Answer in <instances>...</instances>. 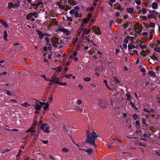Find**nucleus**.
Here are the masks:
<instances>
[{
    "instance_id": "69168bd1",
    "label": "nucleus",
    "mask_w": 160,
    "mask_h": 160,
    "mask_svg": "<svg viewBox=\"0 0 160 160\" xmlns=\"http://www.w3.org/2000/svg\"><path fill=\"white\" fill-rule=\"evenodd\" d=\"M75 11L74 9H72L70 11V13L71 14H73L75 13Z\"/></svg>"
},
{
    "instance_id": "a211bd4d",
    "label": "nucleus",
    "mask_w": 160,
    "mask_h": 160,
    "mask_svg": "<svg viewBox=\"0 0 160 160\" xmlns=\"http://www.w3.org/2000/svg\"><path fill=\"white\" fill-rule=\"evenodd\" d=\"M8 33L7 32V31L6 30H5L4 31V38L6 41H8Z\"/></svg>"
},
{
    "instance_id": "0e129e2a",
    "label": "nucleus",
    "mask_w": 160,
    "mask_h": 160,
    "mask_svg": "<svg viewBox=\"0 0 160 160\" xmlns=\"http://www.w3.org/2000/svg\"><path fill=\"white\" fill-rule=\"evenodd\" d=\"M150 58L152 59H153L154 61H155L158 60L157 58L156 57H154V58H153L152 57H150Z\"/></svg>"
},
{
    "instance_id": "0eeeda50",
    "label": "nucleus",
    "mask_w": 160,
    "mask_h": 160,
    "mask_svg": "<svg viewBox=\"0 0 160 160\" xmlns=\"http://www.w3.org/2000/svg\"><path fill=\"white\" fill-rule=\"evenodd\" d=\"M59 78L55 77L54 76H52L51 77V79L50 80L51 82H53L54 83L59 84Z\"/></svg>"
},
{
    "instance_id": "ea45409f",
    "label": "nucleus",
    "mask_w": 160,
    "mask_h": 160,
    "mask_svg": "<svg viewBox=\"0 0 160 160\" xmlns=\"http://www.w3.org/2000/svg\"><path fill=\"white\" fill-rule=\"evenodd\" d=\"M74 13V15L75 16V17L76 18H78V17L79 15V13L78 12V11H76Z\"/></svg>"
},
{
    "instance_id": "e2e57ef3",
    "label": "nucleus",
    "mask_w": 160,
    "mask_h": 160,
    "mask_svg": "<svg viewBox=\"0 0 160 160\" xmlns=\"http://www.w3.org/2000/svg\"><path fill=\"white\" fill-rule=\"evenodd\" d=\"M153 38V34H150L149 38V40L150 41Z\"/></svg>"
},
{
    "instance_id": "3c124183",
    "label": "nucleus",
    "mask_w": 160,
    "mask_h": 160,
    "mask_svg": "<svg viewBox=\"0 0 160 160\" xmlns=\"http://www.w3.org/2000/svg\"><path fill=\"white\" fill-rule=\"evenodd\" d=\"M132 48V46L131 45H128V51L129 52H131V50Z\"/></svg>"
},
{
    "instance_id": "f03ea898",
    "label": "nucleus",
    "mask_w": 160,
    "mask_h": 160,
    "mask_svg": "<svg viewBox=\"0 0 160 160\" xmlns=\"http://www.w3.org/2000/svg\"><path fill=\"white\" fill-rule=\"evenodd\" d=\"M148 12L150 14L148 16V18L149 19L155 18L158 15H159L158 12H157L155 10H150Z\"/></svg>"
},
{
    "instance_id": "de8ad7c7",
    "label": "nucleus",
    "mask_w": 160,
    "mask_h": 160,
    "mask_svg": "<svg viewBox=\"0 0 160 160\" xmlns=\"http://www.w3.org/2000/svg\"><path fill=\"white\" fill-rule=\"evenodd\" d=\"M19 2H16L14 4V8H18L19 6Z\"/></svg>"
},
{
    "instance_id": "4c0bfd02",
    "label": "nucleus",
    "mask_w": 160,
    "mask_h": 160,
    "mask_svg": "<svg viewBox=\"0 0 160 160\" xmlns=\"http://www.w3.org/2000/svg\"><path fill=\"white\" fill-rule=\"evenodd\" d=\"M72 76V74H66V75H65L64 76V77H65L68 79H70L71 77Z\"/></svg>"
},
{
    "instance_id": "49530a36",
    "label": "nucleus",
    "mask_w": 160,
    "mask_h": 160,
    "mask_svg": "<svg viewBox=\"0 0 160 160\" xmlns=\"http://www.w3.org/2000/svg\"><path fill=\"white\" fill-rule=\"evenodd\" d=\"M150 134L149 133H144L143 135L144 136V138H148L150 136Z\"/></svg>"
},
{
    "instance_id": "c9c22d12",
    "label": "nucleus",
    "mask_w": 160,
    "mask_h": 160,
    "mask_svg": "<svg viewBox=\"0 0 160 160\" xmlns=\"http://www.w3.org/2000/svg\"><path fill=\"white\" fill-rule=\"evenodd\" d=\"M89 19L87 18H85L83 20V22L84 23H87L89 21Z\"/></svg>"
},
{
    "instance_id": "5fc2aeb1",
    "label": "nucleus",
    "mask_w": 160,
    "mask_h": 160,
    "mask_svg": "<svg viewBox=\"0 0 160 160\" xmlns=\"http://www.w3.org/2000/svg\"><path fill=\"white\" fill-rule=\"evenodd\" d=\"M73 39L74 40V41H72V43L74 44H75L78 40V38H73Z\"/></svg>"
},
{
    "instance_id": "13d9d810",
    "label": "nucleus",
    "mask_w": 160,
    "mask_h": 160,
    "mask_svg": "<svg viewBox=\"0 0 160 160\" xmlns=\"http://www.w3.org/2000/svg\"><path fill=\"white\" fill-rule=\"evenodd\" d=\"M59 7L62 10H64V6L62 4H60L59 6Z\"/></svg>"
},
{
    "instance_id": "c756f323",
    "label": "nucleus",
    "mask_w": 160,
    "mask_h": 160,
    "mask_svg": "<svg viewBox=\"0 0 160 160\" xmlns=\"http://www.w3.org/2000/svg\"><path fill=\"white\" fill-rule=\"evenodd\" d=\"M117 6V7H116V6H114L115 8H116V9H117L118 10H121V6L119 3H118Z\"/></svg>"
},
{
    "instance_id": "864d4df0",
    "label": "nucleus",
    "mask_w": 160,
    "mask_h": 160,
    "mask_svg": "<svg viewBox=\"0 0 160 160\" xmlns=\"http://www.w3.org/2000/svg\"><path fill=\"white\" fill-rule=\"evenodd\" d=\"M114 79L115 81L116 82H117L119 83L120 82L118 79V78L116 77V76L114 77Z\"/></svg>"
},
{
    "instance_id": "052dcab7",
    "label": "nucleus",
    "mask_w": 160,
    "mask_h": 160,
    "mask_svg": "<svg viewBox=\"0 0 160 160\" xmlns=\"http://www.w3.org/2000/svg\"><path fill=\"white\" fill-rule=\"evenodd\" d=\"M37 9H38V10L39 11V10H40V11H42V12H43L44 11V9L43 8V7L42 6H41L40 7V8L39 9V8H37Z\"/></svg>"
},
{
    "instance_id": "bf43d9fd",
    "label": "nucleus",
    "mask_w": 160,
    "mask_h": 160,
    "mask_svg": "<svg viewBox=\"0 0 160 160\" xmlns=\"http://www.w3.org/2000/svg\"><path fill=\"white\" fill-rule=\"evenodd\" d=\"M130 104L132 105V108H134L135 107L134 103L132 102V101H130Z\"/></svg>"
},
{
    "instance_id": "7ed1b4c3",
    "label": "nucleus",
    "mask_w": 160,
    "mask_h": 160,
    "mask_svg": "<svg viewBox=\"0 0 160 160\" xmlns=\"http://www.w3.org/2000/svg\"><path fill=\"white\" fill-rule=\"evenodd\" d=\"M92 29L93 31V32L95 33L96 34L100 35L101 34V29L96 26H92Z\"/></svg>"
},
{
    "instance_id": "37998d69",
    "label": "nucleus",
    "mask_w": 160,
    "mask_h": 160,
    "mask_svg": "<svg viewBox=\"0 0 160 160\" xmlns=\"http://www.w3.org/2000/svg\"><path fill=\"white\" fill-rule=\"evenodd\" d=\"M62 151L63 152H68L69 150L67 149V148H63L62 149Z\"/></svg>"
},
{
    "instance_id": "b1692460",
    "label": "nucleus",
    "mask_w": 160,
    "mask_h": 160,
    "mask_svg": "<svg viewBox=\"0 0 160 160\" xmlns=\"http://www.w3.org/2000/svg\"><path fill=\"white\" fill-rule=\"evenodd\" d=\"M43 4V3L42 1L41 0H39V2H38L37 3H36V7H38L39 8V6L41 5V4Z\"/></svg>"
},
{
    "instance_id": "f704fd0d",
    "label": "nucleus",
    "mask_w": 160,
    "mask_h": 160,
    "mask_svg": "<svg viewBox=\"0 0 160 160\" xmlns=\"http://www.w3.org/2000/svg\"><path fill=\"white\" fill-rule=\"evenodd\" d=\"M45 41L46 42L47 44L49 43L50 41V38L48 37H46L45 38Z\"/></svg>"
},
{
    "instance_id": "f3484780",
    "label": "nucleus",
    "mask_w": 160,
    "mask_h": 160,
    "mask_svg": "<svg viewBox=\"0 0 160 160\" xmlns=\"http://www.w3.org/2000/svg\"><path fill=\"white\" fill-rule=\"evenodd\" d=\"M36 106L34 105V106H35V108L38 110H40L41 108V106L40 105H39L38 103H36Z\"/></svg>"
},
{
    "instance_id": "2f4dec72",
    "label": "nucleus",
    "mask_w": 160,
    "mask_h": 160,
    "mask_svg": "<svg viewBox=\"0 0 160 160\" xmlns=\"http://www.w3.org/2000/svg\"><path fill=\"white\" fill-rule=\"evenodd\" d=\"M132 117L133 118L134 120H136L138 118V116L137 114H134L133 115Z\"/></svg>"
},
{
    "instance_id": "680f3d73",
    "label": "nucleus",
    "mask_w": 160,
    "mask_h": 160,
    "mask_svg": "<svg viewBox=\"0 0 160 160\" xmlns=\"http://www.w3.org/2000/svg\"><path fill=\"white\" fill-rule=\"evenodd\" d=\"M92 13H89L88 15V19H89V20L90 19L92 18Z\"/></svg>"
},
{
    "instance_id": "a19ab883",
    "label": "nucleus",
    "mask_w": 160,
    "mask_h": 160,
    "mask_svg": "<svg viewBox=\"0 0 160 160\" xmlns=\"http://www.w3.org/2000/svg\"><path fill=\"white\" fill-rule=\"evenodd\" d=\"M75 110H76L80 111L81 112H82L83 110L82 108H79L78 107H76L75 108Z\"/></svg>"
},
{
    "instance_id": "7c9ffc66",
    "label": "nucleus",
    "mask_w": 160,
    "mask_h": 160,
    "mask_svg": "<svg viewBox=\"0 0 160 160\" xmlns=\"http://www.w3.org/2000/svg\"><path fill=\"white\" fill-rule=\"evenodd\" d=\"M149 26L150 27L153 28L155 27V25H154V23L152 22H151L149 23Z\"/></svg>"
},
{
    "instance_id": "4468645a",
    "label": "nucleus",
    "mask_w": 160,
    "mask_h": 160,
    "mask_svg": "<svg viewBox=\"0 0 160 160\" xmlns=\"http://www.w3.org/2000/svg\"><path fill=\"white\" fill-rule=\"evenodd\" d=\"M148 74L150 75V76L153 77H156V75L155 73V72L152 71H150L148 72Z\"/></svg>"
},
{
    "instance_id": "c85d7f7f",
    "label": "nucleus",
    "mask_w": 160,
    "mask_h": 160,
    "mask_svg": "<svg viewBox=\"0 0 160 160\" xmlns=\"http://www.w3.org/2000/svg\"><path fill=\"white\" fill-rule=\"evenodd\" d=\"M154 154L156 155L157 156H160V153L158 152L157 150H155L154 151Z\"/></svg>"
},
{
    "instance_id": "9b49d317",
    "label": "nucleus",
    "mask_w": 160,
    "mask_h": 160,
    "mask_svg": "<svg viewBox=\"0 0 160 160\" xmlns=\"http://www.w3.org/2000/svg\"><path fill=\"white\" fill-rule=\"evenodd\" d=\"M152 8L153 9H155L158 8V4L156 2H153L152 4Z\"/></svg>"
},
{
    "instance_id": "423d86ee",
    "label": "nucleus",
    "mask_w": 160,
    "mask_h": 160,
    "mask_svg": "<svg viewBox=\"0 0 160 160\" xmlns=\"http://www.w3.org/2000/svg\"><path fill=\"white\" fill-rule=\"evenodd\" d=\"M99 104L102 108H105L107 107L106 101L104 99H101Z\"/></svg>"
},
{
    "instance_id": "a18cd8bd",
    "label": "nucleus",
    "mask_w": 160,
    "mask_h": 160,
    "mask_svg": "<svg viewBox=\"0 0 160 160\" xmlns=\"http://www.w3.org/2000/svg\"><path fill=\"white\" fill-rule=\"evenodd\" d=\"M62 68L61 67H59L57 68L56 71L59 72H61L62 71Z\"/></svg>"
},
{
    "instance_id": "6ab92c4d",
    "label": "nucleus",
    "mask_w": 160,
    "mask_h": 160,
    "mask_svg": "<svg viewBox=\"0 0 160 160\" xmlns=\"http://www.w3.org/2000/svg\"><path fill=\"white\" fill-rule=\"evenodd\" d=\"M126 96L127 97V99L128 100L130 101H132V98L131 97V95L129 93H127L126 94Z\"/></svg>"
},
{
    "instance_id": "58836bf2",
    "label": "nucleus",
    "mask_w": 160,
    "mask_h": 160,
    "mask_svg": "<svg viewBox=\"0 0 160 160\" xmlns=\"http://www.w3.org/2000/svg\"><path fill=\"white\" fill-rule=\"evenodd\" d=\"M154 50L158 52H160V48L158 47H155L154 48Z\"/></svg>"
},
{
    "instance_id": "9d476101",
    "label": "nucleus",
    "mask_w": 160,
    "mask_h": 160,
    "mask_svg": "<svg viewBox=\"0 0 160 160\" xmlns=\"http://www.w3.org/2000/svg\"><path fill=\"white\" fill-rule=\"evenodd\" d=\"M0 22L2 24L5 28H8V24L4 21L2 19H0Z\"/></svg>"
},
{
    "instance_id": "72a5a7b5",
    "label": "nucleus",
    "mask_w": 160,
    "mask_h": 160,
    "mask_svg": "<svg viewBox=\"0 0 160 160\" xmlns=\"http://www.w3.org/2000/svg\"><path fill=\"white\" fill-rule=\"evenodd\" d=\"M84 80L86 82H89L91 81V79L90 78L86 77L84 78Z\"/></svg>"
},
{
    "instance_id": "4d7b16f0",
    "label": "nucleus",
    "mask_w": 160,
    "mask_h": 160,
    "mask_svg": "<svg viewBox=\"0 0 160 160\" xmlns=\"http://www.w3.org/2000/svg\"><path fill=\"white\" fill-rule=\"evenodd\" d=\"M48 107H49V105H48V103H47V104H46V106L44 107V109H45V110H47V108H48Z\"/></svg>"
},
{
    "instance_id": "09e8293b",
    "label": "nucleus",
    "mask_w": 160,
    "mask_h": 160,
    "mask_svg": "<svg viewBox=\"0 0 160 160\" xmlns=\"http://www.w3.org/2000/svg\"><path fill=\"white\" fill-rule=\"evenodd\" d=\"M142 11L143 13H146L147 12V11L146 8H142Z\"/></svg>"
},
{
    "instance_id": "20e7f679",
    "label": "nucleus",
    "mask_w": 160,
    "mask_h": 160,
    "mask_svg": "<svg viewBox=\"0 0 160 160\" xmlns=\"http://www.w3.org/2000/svg\"><path fill=\"white\" fill-rule=\"evenodd\" d=\"M134 30L135 32L136 31H140V30H142L143 28V26L141 24L137 22L134 25Z\"/></svg>"
},
{
    "instance_id": "39448f33",
    "label": "nucleus",
    "mask_w": 160,
    "mask_h": 160,
    "mask_svg": "<svg viewBox=\"0 0 160 160\" xmlns=\"http://www.w3.org/2000/svg\"><path fill=\"white\" fill-rule=\"evenodd\" d=\"M50 128L49 126H47V125L45 124H42L41 127V128L45 132L47 133H49L50 132L49 129Z\"/></svg>"
},
{
    "instance_id": "6e6552de",
    "label": "nucleus",
    "mask_w": 160,
    "mask_h": 160,
    "mask_svg": "<svg viewBox=\"0 0 160 160\" xmlns=\"http://www.w3.org/2000/svg\"><path fill=\"white\" fill-rule=\"evenodd\" d=\"M81 31L83 32V33L82 34V36H83L84 35V34H89L90 31L91 30L90 29H88L87 30V28H82L81 29Z\"/></svg>"
},
{
    "instance_id": "393cba45",
    "label": "nucleus",
    "mask_w": 160,
    "mask_h": 160,
    "mask_svg": "<svg viewBox=\"0 0 160 160\" xmlns=\"http://www.w3.org/2000/svg\"><path fill=\"white\" fill-rule=\"evenodd\" d=\"M139 46L142 49H144L146 48H147V46L145 44L142 45L140 43L139 44Z\"/></svg>"
},
{
    "instance_id": "a878e982",
    "label": "nucleus",
    "mask_w": 160,
    "mask_h": 160,
    "mask_svg": "<svg viewBox=\"0 0 160 160\" xmlns=\"http://www.w3.org/2000/svg\"><path fill=\"white\" fill-rule=\"evenodd\" d=\"M103 82H104L105 83L106 86V88L107 89H109L110 90H111V89L108 87V83H107V80H104V79L103 80Z\"/></svg>"
},
{
    "instance_id": "473e14b6",
    "label": "nucleus",
    "mask_w": 160,
    "mask_h": 160,
    "mask_svg": "<svg viewBox=\"0 0 160 160\" xmlns=\"http://www.w3.org/2000/svg\"><path fill=\"white\" fill-rule=\"evenodd\" d=\"M141 55L143 56H146L147 54L146 51L144 50H143L141 52Z\"/></svg>"
},
{
    "instance_id": "2eb2a0df",
    "label": "nucleus",
    "mask_w": 160,
    "mask_h": 160,
    "mask_svg": "<svg viewBox=\"0 0 160 160\" xmlns=\"http://www.w3.org/2000/svg\"><path fill=\"white\" fill-rule=\"evenodd\" d=\"M95 8L93 7L90 8H88L87 9V11L88 12H93Z\"/></svg>"
},
{
    "instance_id": "dca6fc26",
    "label": "nucleus",
    "mask_w": 160,
    "mask_h": 160,
    "mask_svg": "<svg viewBox=\"0 0 160 160\" xmlns=\"http://www.w3.org/2000/svg\"><path fill=\"white\" fill-rule=\"evenodd\" d=\"M127 12L129 13H131L134 11V9L133 8H128L127 9Z\"/></svg>"
},
{
    "instance_id": "e433bc0d",
    "label": "nucleus",
    "mask_w": 160,
    "mask_h": 160,
    "mask_svg": "<svg viewBox=\"0 0 160 160\" xmlns=\"http://www.w3.org/2000/svg\"><path fill=\"white\" fill-rule=\"evenodd\" d=\"M142 122L143 124L147 126L148 127H149V125L148 124H147L146 122L145 119H143L142 120Z\"/></svg>"
},
{
    "instance_id": "f257e3e1",
    "label": "nucleus",
    "mask_w": 160,
    "mask_h": 160,
    "mask_svg": "<svg viewBox=\"0 0 160 160\" xmlns=\"http://www.w3.org/2000/svg\"><path fill=\"white\" fill-rule=\"evenodd\" d=\"M99 135H97V133L93 131L92 133H89L88 132H87V138L85 140V142L89 143L92 145H94L95 147V140Z\"/></svg>"
},
{
    "instance_id": "f8f14e48",
    "label": "nucleus",
    "mask_w": 160,
    "mask_h": 160,
    "mask_svg": "<svg viewBox=\"0 0 160 160\" xmlns=\"http://www.w3.org/2000/svg\"><path fill=\"white\" fill-rule=\"evenodd\" d=\"M14 4L13 2H10L8 3V8L9 9H11L12 7V8H14Z\"/></svg>"
},
{
    "instance_id": "aec40b11",
    "label": "nucleus",
    "mask_w": 160,
    "mask_h": 160,
    "mask_svg": "<svg viewBox=\"0 0 160 160\" xmlns=\"http://www.w3.org/2000/svg\"><path fill=\"white\" fill-rule=\"evenodd\" d=\"M38 12H30L28 14V16L29 15H31V16L32 17L33 16H34L35 18H37V16H35L37 14Z\"/></svg>"
},
{
    "instance_id": "6e6d98bb",
    "label": "nucleus",
    "mask_w": 160,
    "mask_h": 160,
    "mask_svg": "<svg viewBox=\"0 0 160 160\" xmlns=\"http://www.w3.org/2000/svg\"><path fill=\"white\" fill-rule=\"evenodd\" d=\"M128 22H127L126 23H124L123 25V26L125 28H127L128 27Z\"/></svg>"
},
{
    "instance_id": "412c9836",
    "label": "nucleus",
    "mask_w": 160,
    "mask_h": 160,
    "mask_svg": "<svg viewBox=\"0 0 160 160\" xmlns=\"http://www.w3.org/2000/svg\"><path fill=\"white\" fill-rule=\"evenodd\" d=\"M21 105L23 107H25L26 108H28V106H30V105L27 102H25L21 104Z\"/></svg>"
},
{
    "instance_id": "bb28decb",
    "label": "nucleus",
    "mask_w": 160,
    "mask_h": 160,
    "mask_svg": "<svg viewBox=\"0 0 160 160\" xmlns=\"http://www.w3.org/2000/svg\"><path fill=\"white\" fill-rule=\"evenodd\" d=\"M36 2H35L34 3H32L31 4V5L32 6H33V8L34 9H36L37 10V8H38V7H36Z\"/></svg>"
},
{
    "instance_id": "8fccbe9b",
    "label": "nucleus",
    "mask_w": 160,
    "mask_h": 160,
    "mask_svg": "<svg viewBox=\"0 0 160 160\" xmlns=\"http://www.w3.org/2000/svg\"><path fill=\"white\" fill-rule=\"evenodd\" d=\"M42 77H43L46 81H49L50 82L51 79H47L46 76L44 75H42L41 76Z\"/></svg>"
},
{
    "instance_id": "cd10ccee",
    "label": "nucleus",
    "mask_w": 160,
    "mask_h": 160,
    "mask_svg": "<svg viewBox=\"0 0 160 160\" xmlns=\"http://www.w3.org/2000/svg\"><path fill=\"white\" fill-rule=\"evenodd\" d=\"M38 34L40 36V38H42V35L43 33L40 31L38 30L37 31Z\"/></svg>"
},
{
    "instance_id": "338daca9",
    "label": "nucleus",
    "mask_w": 160,
    "mask_h": 160,
    "mask_svg": "<svg viewBox=\"0 0 160 160\" xmlns=\"http://www.w3.org/2000/svg\"><path fill=\"white\" fill-rule=\"evenodd\" d=\"M65 33H66V35H68L70 34V32L68 30H66V31H65V32H64Z\"/></svg>"
},
{
    "instance_id": "79ce46f5",
    "label": "nucleus",
    "mask_w": 160,
    "mask_h": 160,
    "mask_svg": "<svg viewBox=\"0 0 160 160\" xmlns=\"http://www.w3.org/2000/svg\"><path fill=\"white\" fill-rule=\"evenodd\" d=\"M5 91H6V93L8 95H11L12 94V92L7 90L5 89Z\"/></svg>"
},
{
    "instance_id": "1a4fd4ad",
    "label": "nucleus",
    "mask_w": 160,
    "mask_h": 160,
    "mask_svg": "<svg viewBox=\"0 0 160 160\" xmlns=\"http://www.w3.org/2000/svg\"><path fill=\"white\" fill-rule=\"evenodd\" d=\"M79 149L80 150L85 151V152H86L89 155H91V154L93 152V150L90 148L88 149L87 150H85L84 149H82L80 148H79Z\"/></svg>"
},
{
    "instance_id": "4be33fe9",
    "label": "nucleus",
    "mask_w": 160,
    "mask_h": 160,
    "mask_svg": "<svg viewBox=\"0 0 160 160\" xmlns=\"http://www.w3.org/2000/svg\"><path fill=\"white\" fill-rule=\"evenodd\" d=\"M130 38V37L129 36H127L124 39V41L126 43H128V39Z\"/></svg>"
},
{
    "instance_id": "603ef678",
    "label": "nucleus",
    "mask_w": 160,
    "mask_h": 160,
    "mask_svg": "<svg viewBox=\"0 0 160 160\" xmlns=\"http://www.w3.org/2000/svg\"><path fill=\"white\" fill-rule=\"evenodd\" d=\"M67 20L68 21H70L71 22H72L73 19H72V18L71 17H67Z\"/></svg>"
},
{
    "instance_id": "c03bdc74",
    "label": "nucleus",
    "mask_w": 160,
    "mask_h": 160,
    "mask_svg": "<svg viewBox=\"0 0 160 160\" xmlns=\"http://www.w3.org/2000/svg\"><path fill=\"white\" fill-rule=\"evenodd\" d=\"M10 150H11L10 149H5L3 150V151L2 152V153H5L6 152H7L10 151Z\"/></svg>"
},
{
    "instance_id": "ddd939ff",
    "label": "nucleus",
    "mask_w": 160,
    "mask_h": 160,
    "mask_svg": "<svg viewBox=\"0 0 160 160\" xmlns=\"http://www.w3.org/2000/svg\"><path fill=\"white\" fill-rule=\"evenodd\" d=\"M36 130L33 127H31L30 128L28 129L27 131V132H31L32 133H34L36 132Z\"/></svg>"
},
{
    "instance_id": "5701e85b",
    "label": "nucleus",
    "mask_w": 160,
    "mask_h": 160,
    "mask_svg": "<svg viewBox=\"0 0 160 160\" xmlns=\"http://www.w3.org/2000/svg\"><path fill=\"white\" fill-rule=\"evenodd\" d=\"M66 29L63 28H59L57 30V31H59L63 32H64L65 31H66Z\"/></svg>"
},
{
    "instance_id": "774afa93",
    "label": "nucleus",
    "mask_w": 160,
    "mask_h": 160,
    "mask_svg": "<svg viewBox=\"0 0 160 160\" xmlns=\"http://www.w3.org/2000/svg\"><path fill=\"white\" fill-rule=\"evenodd\" d=\"M44 36H50V35L47 33L45 32L44 33H43L42 38H43Z\"/></svg>"
}]
</instances>
